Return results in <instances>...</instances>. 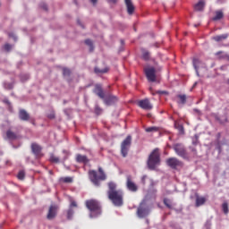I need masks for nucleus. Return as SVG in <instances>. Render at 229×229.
I'll return each mask as SVG.
<instances>
[{"label":"nucleus","instance_id":"nucleus-4","mask_svg":"<svg viewBox=\"0 0 229 229\" xmlns=\"http://www.w3.org/2000/svg\"><path fill=\"white\" fill-rule=\"evenodd\" d=\"M86 207L90 211V217H98L101 216V204L96 199H89L86 201Z\"/></svg>","mask_w":229,"mask_h":229},{"label":"nucleus","instance_id":"nucleus-14","mask_svg":"<svg viewBox=\"0 0 229 229\" xmlns=\"http://www.w3.org/2000/svg\"><path fill=\"white\" fill-rule=\"evenodd\" d=\"M58 210V207L55 206V205H51L49 207V209H48V213H47V218L51 220V219H55L56 217V212Z\"/></svg>","mask_w":229,"mask_h":229},{"label":"nucleus","instance_id":"nucleus-35","mask_svg":"<svg viewBox=\"0 0 229 229\" xmlns=\"http://www.w3.org/2000/svg\"><path fill=\"white\" fill-rule=\"evenodd\" d=\"M62 182L64 183H72V177H64L62 179Z\"/></svg>","mask_w":229,"mask_h":229},{"label":"nucleus","instance_id":"nucleus-26","mask_svg":"<svg viewBox=\"0 0 229 229\" xmlns=\"http://www.w3.org/2000/svg\"><path fill=\"white\" fill-rule=\"evenodd\" d=\"M6 137L9 139V140H15L17 139V134L9 130L6 131Z\"/></svg>","mask_w":229,"mask_h":229},{"label":"nucleus","instance_id":"nucleus-11","mask_svg":"<svg viewBox=\"0 0 229 229\" xmlns=\"http://www.w3.org/2000/svg\"><path fill=\"white\" fill-rule=\"evenodd\" d=\"M126 187L131 192H137L139 191V186L131 181V177L130 176L127 177Z\"/></svg>","mask_w":229,"mask_h":229},{"label":"nucleus","instance_id":"nucleus-17","mask_svg":"<svg viewBox=\"0 0 229 229\" xmlns=\"http://www.w3.org/2000/svg\"><path fill=\"white\" fill-rule=\"evenodd\" d=\"M207 202V198L196 194L195 207H201Z\"/></svg>","mask_w":229,"mask_h":229},{"label":"nucleus","instance_id":"nucleus-51","mask_svg":"<svg viewBox=\"0 0 229 229\" xmlns=\"http://www.w3.org/2000/svg\"><path fill=\"white\" fill-rule=\"evenodd\" d=\"M227 83H228V85H229V79H228V81H227Z\"/></svg>","mask_w":229,"mask_h":229},{"label":"nucleus","instance_id":"nucleus-34","mask_svg":"<svg viewBox=\"0 0 229 229\" xmlns=\"http://www.w3.org/2000/svg\"><path fill=\"white\" fill-rule=\"evenodd\" d=\"M50 161L54 162V164H58L60 162V158L56 157L55 155L50 157Z\"/></svg>","mask_w":229,"mask_h":229},{"label":"nucleus","instance_id":"nucleus-42","mask_svg":"<svg viewBox=\"0 0 229 229\" xmlns=\"http://www.w3.org/2000/svg\"><path fill=\"white\" fill-rule=\"evenodd\" d=\"M191 153H192V157H196V155H198V150H196L195 148H191Z\"/></svg>","mask_w":229,"mask_h":229},{"label":"nucleus","instance_id":"nucleus-43","mask_svg":"<svg viewBox=\"0 0 229 229\" xmlns=\"http://www.w3.org/2000/svg\"><path fill=\"white\" fill-rule=\"evenodd\" d=\"M40 7H41L43 10L47 11V4H46L45 3L41 4H40Z\"/></svg>","mask_w":229,"mask_h":229},{"label":"nucleus","instance_id":"nucleus-15","mask_svg":"<svg viewBox=\"0 0 229 229\" xmlns=\"http://www.w3.org/2000/svg\"><path fill=\"white\" fill-rule=\"evenodd\" d=\"M76 162H78V164H84V165H87V164H89L90 160L89 159V157H87V156L77 154Z\"/></svg>","mask_w":229,"mask_h":229},{"label":"nucleus","instance_id":"nucleus-10","mask_svg":"<svg viewBox=\"0 0 229 229\" xmlns=\"http://www.w3.org/2000/svg\"><path fill=\"white\" fill-rule=\"evenodd\" d=\"M138 106H140V108H142V110L153 109V105H151V102H149V99L148 98L138 101Z\"/></svg>","mask_w":229,"mask_h":229},{"label":"nucleus","instance_id":"nucleus-45","mask_svg":"<svg viewBox=\"0 0 229 229\" xmlns=\"http://www.w3.org/2000/svg\"><path fill=\"white\" fill-rule=\"evenodd\" d=\"M9 37L11 38H14V40H17V38L15 37V35H13V33H9Z\"/></svg>","mask_w":229,"mask_h":229},{"label":"nucleus","instance_id":"nucleus-3","mask_svg":"<svg viewBox=\"0 0 229 229\" xmlns=\"http://www.w3.org/2000/svg\"><path fill=\"white\" fill-rule=\"evenodd\" d=\"M98 174L99 175L98 176V172L95 170L89 171V178L90 182L96 185V187H99V185H101L99 180L101 182H105V180H106V174H105V171H103L102 167H98Z\"/></svg>","mask_w":229,"mask_h":229},{"label":"nucleus","instance_id":"nucleus-18","mask_svg":"<svg viewBox=\"0 0 229 229\" xmlns=\"http://www.w3.org/2000/svg\"><path fill=\"white\" fill-rule=\"evenodd\" d=\"M125 4L127 6V13L129 15H132L133 12H135V6H133L131 0H125Z\"/></svg>","mask_w":229,"mask_h":229},{"label":"nucleus","instance_id":"nucleus-39","mask_svg":"<svg viewBox=\"0 0 229 229\" xmlns=\"http://www.w3.org/2000/svg\"><path fill=\"white\" fill-rule=\"evenodd\" d=\"M25 176L24 171H20L18 174V179L22 180Z\"/></svg>","mask_w":229,"mask_h":229},{"label":"nucleus","instance_id":"nucleus-50","mask_svg":"<svg viewBox=\"0 0 229 229\" xmlns=\"http://www.w3.org/2000/svg\"><path fill=\"white\" fill-rule=\"evenodd\" d=\"M142 180H146V175L142 177Z\"/></svg>","mask_w":229,"mask_h":229},{"label":"nucleus","instance_id":"nucleus-27","mask_svg":"<svg viewBox=\"0 0 229 229\" xmlns=\"http://www.w3.org/2000/svg\"><path fill=\"white\" fill-rule=\"evenodd\" d=\"M163 203L164 205H165L167 208H170V209L173 208V202H171V199H164Z\"/></svg>","mask_w":229,"mask_h":229},{"label":"nucleus","instance_id":"nucleus-44","mask_svg":"<svg viewBox=\"0 0 229 229\" xmlns=\"http://www.w3.org/2000/svg\"><path fill=\"white\" fill-rule=\"evenodd\" d=\"M72 207H78V204H76V201H72L70 208H72Z\"/></svg>","mask_w":229,"mask_h":229},{"label":"nucleus","instance_id":"nucleus-40","mask_svg":"<svg viewBox=\"0 0 229 229\" xmlns=\"http://www.w3.org/2000/svg\"><path fill=\"white\" fill-rule=\"evenodd\" d=\"M4 49L5 51H10V50L12 49V45H10V44H5V45L4 46Z\"/></svg>","mask_w":229,"mask_h":229},{"label":"nucleus","instance_id":"nucleus-8","mask_svg":"<svg viewBox=\"0 0 229 229\" xmlns=\"http://www.w3.org/2000/svg\"><path fill=\"white\" fill-rule=\"evenodd\" d=\"M137 216L138 217L143 218L147 217V216H149V208L146 203H141L138 209H137Z\"/></svg>","mask_w":229,"mask_h":229},{"label":"nucleus","instance_id":"nucleus-6","mask_svg":"<svg viewBox=\"0 0 229 229\" xmlns=\"http://www.w3.org/2000/svg\"><path fill=\"white\" fill-rule=\"evenodd\" d=\"M131 148V136H127L121 144V154L123 158L128 157V151Z\"/></svg>","mask_w":229,"mask_h":229},{"label":"nucleus","instance_id":"nucleus-30","mask_svg":"<svg viewBox=\"0 0 229 229\" xmlns=\"http://www.w3.org/2000/svg\"><path fill=\"white\" fill-rule=\"evenodd\" d=\"M72 216H74V210L70 208L67 211V219H72Z\"/></svg>","mask_w":229,"mask_h":229},{"label":"nucleus","instance_id":"nucleus-21","mask_svg":"<svg viewBox=\"0 0 229 229\" xmlns=\"http://www.w3.org/2000/svg\"><path fill=\"white\" fill-rule=\"evenodd\" d=\"M141 53V58H143L145 62H148V60H151V54L149 53V51L142 49Z\"/></svg>","mask_w":229,"mask_h":229},{"label":"nucleus","instance_id":"nucleus-1","mask_svg":"<svg viewBox=\"0 0 229 229\" xmlns=\"http://www.w3.org/2000/svg\"><path fill=\"white\" fill-rule=\"evenodd\" d=\"M107 198L112 201L114 207H123V191L117 190V184L114 182H109L107 183Z\"/></svg>","mask_w":229,"mask_h":229},{"label":"nucleus","instance_id":"nucleus-33","mask_svg":"<svg viewBox=\"0 0 229 229\" xmlns=\"http://www.w3.org/2000/svg\"><path fill=\"white\" fill-rule=\"evenodd\" d=\"M158 130V127H148L147 129H145V131H147V133H151V131H157Z\"/></svg>","mask_w":229,"mask_h":229},{"label":"nucleus","instance_id":"nucleus-49","mask_svg":"<svg viewBox=\"0 0 229 229\" xmlns=\"http://www.w3.org/2000/svg\"><path fill=\"white\" fill-rule=\"evenodd\" d=\"M220 138H221V133L218 132V133H217V139H220Z\"/></svg>","mask_w":229,"mask_h":229},{"label":"nucleus","instance_id":"nucleus-25","mask_svg":"<svg viewBox=\"0 0 229 229\" xmlns=\"http://www.w3.org/2000/svg\"><path fill=\"white\" fill-rule=\"evenodd\" d=\"M178 98V105H185L187 103V96L186 95H177Z\"/></svg>","mask_w":229,"mask_h":229},{"label":"nucleus","instance_id":"nucleus-19","mask_svg":"<svg viewBox=\"0 0 229 229\" xmlns=\"http://www.w3.org/2000/svg\"><path fill=\"white\" fill-rule=\"evenodd\" d=\"M215 55L216 56L217 60H227V62H229V55L223 51L216 52Z\"/></svg>","mask_w":229,"mask_h":229},{"label":"nucleus","instance_id":"nucleus-2","mask_svg":"<svg viewBox=\"0 0 229 229\" xmlns=\"http://www.w3.org/2000/svg\"><path fill=\"white\" fill-rule=\"evenodd\" d=\"M160 151L155 148L148 156L147 165L151 171H155L160 165Z\"/></svg>","mask_w":229,"mask_h":229},{"label":"nucleus","instance_id":"nucleus-28","mask_svg":"<svg viewBox=\"0 0 229 229\" xmlns=\"http://www.w3.org/2000/svg\"><path fill=\"white\" fill-rule=\"evenodd\" d=\"M85 45L89 47L90 53H92V51H94V45L92 44V40L86 39L85 40Z\"/></svg>","mask_w":229,"mask_h":229},{"label":"nucleus","instance_id":"nucleus-31","mask_svg":"<svg viewBox=\"0 0 229 229\" xmlns=\"http://www.w3.org/2000/svg\"><path fill=\"white\" fill-rule=\"evenodd\" d=\"M95 72L97 74H99V73L105 74V72H108V69L106 68L104 70H99V68H95Z\"/></svg>","mask_w":229,"mask_h":229},{"label":"nucleus","instance_id":"nucleus-52","mask_svg":"<svg viewBox=\"0 0 229 229\" xmlns=\"http://www.w3.org/2000/svg\"><path fill=\"white\" fill-rule=\"evenodd\" d=\"M124 41L122 40V44H123Z\"/></svg>","mask_w":229,"mask_h":229},{"label":"nucleus","instance_id":"nucleus-7","mask_svg":"<svg viewBox=\"0 0 229 229\" xmlns=\"http://www.w3.org/2000/svg\"><path fill=\"white\" fill-rule=\"evenodd\" d=\"M166 165L171 169H178V167H183V162L180 161L176 157H169L166 159Z\"/></svg>","mask_w":229,"mask_h":229},{"label":"nucleus","instance_id":"nucleus-9","mask_svg":"<svg viewBox=\"0 0 229 229\" xmlns=\"http://www.w3.org/2000/svg\"><path fill=\"white\" fill-rule=\"evenodd\" d=\"M157 70L154 67H148L145 69V74L149 81H157Z\"/></svg>","mask_w":229,"mask_h":229},{"label":"nucleus","instance_id":"nucleus-16","mask_svg":"<svg viewBox=\"0 0 229 229\" xmlns=\"http://www.w3.org/2000/svg\"><path fill=\"white\" fill-rule=\"evenodd\" d=\"M31 151L36 157H40V153L42 151V147H40L37 143H32L31 144Z\"/></svg>","mask_w":229,"mask_h":229},{"label":"nucleus","instance_id":"nucleus-29","mask_svg":"<svg viewBox=\"0 0 229 229\" xmlns=\"http://www.w3.org/2000/svg\"><path fill=\"white\" fill-rule=\"evenodd\" d=\"M222 208H223L224 214H228L229 209H228V203L227 202L223 203Z\"/></svg>","mask_w":229,"mask_h":229},{"label":"nucleus","instance_id":"nucleus-22","mask_svg":"<svg viewBox=\"0 0 229 229\" xmlns=\"http://www.w3.org/2000/svg\"><path fill=\"white\" fill-rule=\"evenodd\" d=\"M227 38H228V34H222V35L213 37V40H215V42H223V40H226Z\"/></svg>","mask_w":229,"mask_h":229},{"label":"nucleus","instance_id":"nucleus-12","mask_svg":"<svg viewBox=\"0 0 229 229\" xmlns=\"http://www.w3.org/2000/svg\"><path fill=\"white\" fill-rule=\"evenodd\" d=\"M102 99H104V103L107 106L114 105V103H117L119 101V98L116 96H114V95H109L106 98L104 97V98H102Z\"/></svg>","mask_w":229,"mask_h":229},{"label":"nucleus","instance_id":"nucleus-36","mask_svg":"<svg viewBox=\"0 0 229 229\" xmlns=\"http://www.w3.org/2000/svg\"><path fill=\"white\" fill-rule=\"evenodd\" d=\"M102 112H103V109H101V107H99V106H95V114H97V115H100V114Z\"/></svg>","mask_w":229,"mask_h":229},{"label":"nucleus","instance_id":"nucleus-46","mask_svg":"<svg viewBox=\"0 0 229 229\" xmlns=\"http://www.w3.org/2000/svg\"><path fill=\"white\" fill-rule=\"evenodd\" d=\"M90 3H92V4H97L98 0H90Z\"/></svg>","mask_w":229,"mask_h":229},{"label":"nucleus","instance_id":"nucleus-48","mask_svg":"<svg viewBox=\"0 0 229 229\" xmlns=\"http://www.w3.org/2000/svg\"><path fill=\"white\" fill-rule=\"evenodd\" d=\"M157 94H167L166 91H157Z\"/></svg>","mask_w":229,"mask_h":229},{"label":"nucleus","instance_id":"nucleus-24","mask_svg":"<svg viewBox=\"0 0 229 229\" xmlns=\"http://www.w3.org/2000/svg\"><path fill=\"white\" fill-rule=\"evenodd\" d=\"M223 17H225V13H223V11H216L213 21H221Z\"/></svg>","mask_w":229,"mask_h":229},{"label":"nucleus","instance_id":"nucleus-38","mask_svg":"<svg viewBox=\"0 0 229 229\" xmlns=\"http://www.w3.org/2000/svg\"><path fill=\"white\" fill-rule=\"evenodd\" d=\"M198 65H199V59H193V67L198 71Z\"/></svg>","mask_w":229,"mask_h":229},{"label":"nucleus","instance_id":"nucleus-5","mask_svg":"<svg viewBox=\"0 0 229 229\" xmlns=\"http://www.w3.org/2000/svg\"><path fill=\"white\" fill-rule=\"evenodd\" d=\"M173 149L176 153L178 157H181V158H183V160H191V156H189V153H187V149L185 148V146L182 143H175L173 146Z\"/></svg>","mask_w":229,"mask_h":229},{"label":"nucleus","instance_id":"nucleus-13","mask_svg":"<svg viewBox=\"0 0 229 229\" xmlns=\"http://www.w3.org/2000/svg\"><path fill=\"white\" fill-rule=\"evenodd\" d=\"M93 92L96 96L100 98V99H105V91L103 90V86H101V84H96Z\"/></svg>","mask_w":229,"mask_h":229},{"label":"nucleus","instance_id":"nucleus-20","mask_svg":"<svg viewBox=\"0 0 229 229\" xmlns=\"http://www.w3.org/2000/svg\"><path fill=\"white\" fill-rule=\"evenodd\" d=\"M19 117L21 121H30V114H28L24 109H20Z\"/></svg>","mask_w":229,"mask_h":229},{"label":"nucleus","instance_id":"nucleus-41","mask_svg":"<svg viewBox=\"0 0 229 229\" xmlns=\"http://www.w3.org/2000/svg\"><path fill=\"white\" fill-rule=\"evenodd\" d=\"M48 119H55V112L52 111L49 114H47Z\"/></svg>","mask_w":229,"mask_h":229},{"label":"nucleus","instance_id":"nucleus-37","mask_svg":"<svg viewBox=\"0 0 229 229\" xmlns=\"http://www.w3.org/2000/svg\"><path fill=\"white\" fill-rule=\"evenodd\" d=\"M63 74L64 76H71V71L68 68H64Z\"/></svg>","mask_w":229,"mask_h":229},{"label":"nucleus","instance_id":"nucleus-23","mask_svg":"<svg viewBox=\"0 0 229 229\" xmlns=\"http://www.w3.org/2000/svg\"><path fill=\"white\" fill-rule=\"evenodd\" d=\"M203 8H205V0H199V3L195 4V10L201 12Z\"/></svg>","mask_w":229,"mask_h":229},{"label":"nucleus","instance_id":"nucleus-47","mask_svg":"<svg viewBox=\"0 0 229 229\" xmlns=\"http://www.w3.org/2000/svg\"><path fill=\"white\" fill-rule=\"evenodd\" d=\"M108 3H114V4H115V3H117V0H108Z\"/></svg>","mask_w":229,"mask_h":229},{"label":"nucleus","instance_id":"nucleus-32","mask_svg":"<svg viewBox=\"0 0 229 229\" xmlns=\"http://www.w3.org/2000/svg\"><path fill=\"white\" fill-rule=\"evenodd\" d=\"M175 128L180 133H184L183 125L175 123Z\"/></svg>","mask_w":229,"mask_h":229}]
</instances>
